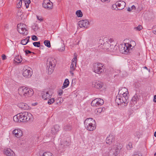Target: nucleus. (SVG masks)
I'll list each match as a JSON object with an SVG mask.
<instances>
[{"label":"nucleus","instance_id":"c03bdc74","mask_svg":"<svg viewBox=\"0 0 156 156\" xmlns=\"http://www.w3.org/2000/svg\"><path fill=\"white\" fill-rule=\"evenodd\" d=\"M26 40H27L26 39H24L22 40L21 42V44H23V45H25L26 44H27V43L26 42V41H27Z\"/></svg>","mask_w":156,"mask_h":156},{"label":"nucleus","instance_id":"09e8293b","mask_svg":"<svg viewBox=\"0 0 156 156\" xmlns=\"http://www.w3.org/2000/svg\"><path fill=\"white\" fill-rule=\"evenodd\" d=\"M58 93L59 96H61L63 94V90H59L58 91Z\"/></svg>","mask_w":156,"mask_h":156},{"label":"nucleus","instance_id":"473e14b6","mask_svg":"<svg viewBox=\"0 0 156 156\" xmlns=\"http://www.w3.org/2000/svg\"><path fill=\"white\" fill-rule=\"evenodd\" d=\"M76 13L78 17H81L83 16L82 13L80 10L77 11Z\"/></svg>","mask_w":156,"mask_h":156},{"label":"nucleus","instance_id":"a19ab883","mask_svg":"<svg viewBox=\"0 0 156 156\" xmlns=\"http://www.w3.org/2000/svg\"><path fill=\"white\" fill-rule=\"evenodd\" d=\"M132 148V144L131 143H129V144L126 145V148L128 150H130Z\"/></svg>","mask_w":156,"mask_h":156},{"label":"nucleus","instance_id":"79ce46f5","mask_svg":"<svg viewBox=\"0 0 156 156\" xmlns=\"http://www.w3.org/2000/svg\"><path fill=\"white\" fill-rule=\"evenodd\" d=\"M32 39L34 41H37L38 40V37L34 35H33L32 36Z\"/></svg>","mask_w":156,"mask_h":156},{"label":"nucleus","instance_id":"bf43d9fd","mask_svg":"<svg viewBox=\"0 0 156 156\" xmlns=\"http://www.w3.org/2000/svg\"><path fill=\"white\" fill-rule=\"evenodd\" d=\"M131 8L129 7L128 9H127V11H128L129 12H130V11H131Z\"/></svg>","mask_w":156,"mask_h":156},{"label":"nucleus","instance_id":"e2e57ef3","mask_svg":"<svg viewBox=\"0 0 156 156\" xmlns=\"http://www.w3.org/2000/svg\"><path fill=\"white\" fill-rule=\"evenodd\" d=\"M154 136L156 137V131H155L154 133Z\"/></svg>","mask_w":156,"mask_h":156},{"label":"nucleus","instance_id":"a18cd8bd","mask_svg":"<svg viewBox=\"0 0 156 156\" xmlns=\"http://www.w3.org/2000/svg\"><path fill=\"white\" fill-rule=\"evenodd\" d=\"M77 55L76 53H75L74 55V58H73V61H76V60L77 58Z\"/></svg>","mask_w":156,"mask_h":156},{"label":"nucleus","instance_id":"2f4dec72","mask_svg":"<svg viewBox=\"0 0 156 156\" xmlns=\"http://www.w3.org/2000/svg\"><path fill=\"white\" fill-rule=\"evenodd\" d=\"M41 156H53V155L50 152L47 151L44 153Z\"/></svg>","mask_w":156,"mask_h":156},{"label":"nucleus","instance_id":"a211bd4d","mask_svg":"<svg viewBox=\"0 0 156 156\" xmlns=\"http://www.w3.org/2000/svg\"><path fill=\"white\" fill-rule=\"evenodd\" d=\"M117 6L118 7V10H121L123 9L126 5V3L123 1H119L117 2Z\"/></svg>","mask_w":156,"mask_h":156},{"label":"nucleus","instance_id":"680f3d73","mask_svg":"<svg viewBox=\"0 0 156 156\" xmlns=\"http://www.w3.org/2000/svg\"><path fill=\"white\" fill-rule=\"evenodd\" d=\"M101 1L102 2H105L106 1H108V0H101Z\"/></svg>","mask_w":156,"mask_h":156},{"label":"nucleus","instance_id":"603ef678","mask_svg":"<svg viewBox=\"0 0 156 156\" xmlns=\"http://www.w3.org/2000/svg\"><path fill=\"white\" fill-rule=\"evenodd\" d=\"M102 109L101 108H98L97 111V112L101 113L102 111Z\"/></svg>","mask_w":156,"mask_h":156},{"label":"nucleus","instance_id":"3c124183","mask_svg":"<svg viewBox=\"0 0 156 156\" xmlns=\"http://www.w3.org/2000/svg\"><path fill=\"white\" fill-rule=\"evenodd\" d=\"M2 58L3 60L6 59V56L5 55L3 54L2 55Z\"/></svg>","mask_w":156,"mask_h":156},{"label":"nucleus","instance_id":"cd10ccee","mask_svg":"<svg viewBox=\"0 0 156 156\" xmlns=\"http://www.w3.org/2000/svg\"><path fill=\"white\" fill-rule=\"evenodd\" d=\"M22 61V60L21 58V57H20L19 56H16L14 59V61L15 62H16L18 63H20Z\"/></svg>","mask_w":156,"mask_h":156},{"label":"nucleus","instance_id":"6e6d98bb","mask_svg":"<svg viewBox=\"0 0 156 156\" xmlns=\"http://www.w3.org/2000/svg\"><path fill=\"white\" fill-rule=\"evenodd\" d=\"M153 101L154 102H156V95H155L154 96V98L153 99Z\"/></svg>","mask_w":156,"mask_h":156},{"label":"nucleus","instance_id":"20e7f679","mask_svg":"<svg viewBox=\"0 0 156 156\" xmlns=\"http://www.w3.org/2000/svg\"><path fill=\"white\" fill-rule=\"evenodd\" d=\"M108 42L109 41H106V42L103 43V46L101 47H103V49L104 48L105 50L106 49L110 52H117L118 50L116 47L113 45L110 44Z\"/></svg>","mask_w":156,"mask_h":156},{"label":"nucleus","instance_id":"ddd939ff","mask_svg":"<svg viewBox=\"0 0 156 156\" xmlns=\"http://www.w3.org/2000/svg\"><path fill=\"white\" fill-rule=\"evenodd\" d=\"M71 140L70 138L68 137L63 142L59 144V147L60 149L64 148L66 146H69L70 144Z\"/></svg>","mask_w":156,"mask_h":156},{"label":"nucleus","instance_id":"ea45409f","mask_svg":"<svg viewBox=\"0 0 156 156\" xmlns=\"http://www.w3.org/2000/svg\"><path fill=\"white\" fill-rule=\"evenodd\" d=\"M143 28V27L142 25H139L137 27H135L134 29L137 30H140Z\"/></svg>","mask_w":156,"mask_h":156},{"label":"nucleus","instance_id":"f257e3e1","mask_svg":"<svg viewBox=\"0 0 156 156\" xmlns=\"http://www.w3.org/2000/svg\"><path fill=\"white\" fill-rule=\"evenodd\" d=\"M18 92L21 97H31L33 95L34 93L32 89L25 86L20 87Z\"/></svg>","mask_w":156,"mask_h":156},{"label":"nucleus","instance_id":"6e6552de","mask_svg":"<svg viewBox=\"0 0 156 156\" xmlns=\"http://www.w3.org/2000/svg\"><path fill=\"white\" fill-rule=\"evenodd\" d=\"M115 102L118 105H121L124 104V106H126L128 103V101L126 100L125 98L122 97L120 95H118L116 96L115 99Z\"/></svg>","mask_w":156,"mask_h":156},{"label":"nucleus","instance_id":"052dcab7","mask_svg":"<svg viewBox=\"0 0 156 156\" xmlns=\"http://www.w3.org/2000/svg\"><path fill=\"white\" fill-rule=\"evenodd\" d=\"M131 43H134V44H135V45L136 44L135 42L134 41H131Z\"/></svg>","mask_w":156,"mask_h":156},{"label":"nucleus","instance_id":"1a4fd4ad","mask_svg":"<svg viewBox=\"0 0 156 156\" xmlns=\"http://www.w3.org/2000/svg\"><path fill=\"white\" fill-rule=\"evenodd\" d=\"M103 66L101 63H98L96 65L94 66V72L97 74H100L104 72Z\"/></svg>","mask_w":156,"mask_h":156},{"label":"nucleus","instance_id":"0e129e2a","mask_svg":"<svg viewBox=\"0 0 156 156\" xmlns=\"http://www.w3.org/2000/svg\"><path fill=\"white\" fill-rule=\"evenodd\" d=\"M136 134H137V136L138 137V135H139V132H136Z\"/></svg>","mask_w":156,"mask_h":156},{"label":"nucleus","instance_id":"4468645a","mask_svg":"<svg viewBox=\"0 0 156 156\" xmlns=\"http://www.w3.org/2000/svg\"><path fill=\"white\" fill-rule=\"evenodd\" d=\"M92 86L98 89L101 88L103 86V83L98 81H94L92 82Z\"/></svg>","mask_w":156,"mask_h":156},{"label":"nucleus","instance_id":"a878e982","mask_svg":"<svg viewBox=\"0 0 156 156\" xmlns=\"http://www.w3.org/2000/svg\"><path fill=\"white\" fill-rule=\"evenodd\" d=\"M69 81L68 79H65L64 82L63 83V85L62 87V89H63L67 87L69 85Z\"/></svg>","mask_w":156,"mask_h":156},{"label":"nucleus","instance_id":"39448f33","mask_svg":"<svg viewBox=\"0 0 156 156\" xmlns=\"http://www.w3.org/2000/svg\"><path fill=\"white\" fill-rule=\"evenodd\" d=\"M56 63V60L54 58H50L48 59L47 62V67L48 74H51L53 71V68L55 66Z\"/></svg>","mask_w":156,"mask_h":156},{"label":"nucleus","instance_id":"c756f323","mask_svg":"<svg viewBox=\"0 0 156 156\" xmlns=\"http://www.w3.org/2000/svg\"><path fill=\"white\" fill-rule=\"evenodd\" d=\"M44 43L45 46L48 48H50L51 46L50 42L49 41L45 40L44 42Z\"/></svg>","mask_w":156,"mask_h":156},{"label":"nucleus","instance_id":"69168bd1","mask_svg":"<svg viewBox=\"0 0 156 156\" xmlns=\"http://www.w3.org/2000/svg\"><path fill=\"white\" fill-rule=\"evenodd\" d=\"M65 49V47H63L62 48V51H64Z\"/></svg>","mask_w":156,"mask_h":156},{"label":"nucleus","instance_id":"4be33fe9","mask_svg":"<svg viewBox=\"0 0 156 156\" xmlns=\"http://www.w3.org/2000/svg\"><path fill=\"white\" fill-rule=\"evenodd\" d=\"M59 126L57 125H55L52 128L51 132L53 135L55 134L59 131Z\"/></svg>","mask_w":156,"mask_h":156},{"label":"nucleus","instance_id":"6ab92c4d","mask_svg":"<svg viewBox=\"0 0 156 156\" xmlns=\"http://www.w3.org/2000/svg\"><path fill=\"white\" fill-rule=\"evenodd\" d=\"M119 153V150L118 148L111 150L109 152L108 156H117Z\"/></svg>","mask_w":156,"mask_h":156},{"label":"nucleus","instance_id":"f3484780","mask_svg":"<svg viewBox=\"0 0 156 156\" xmlns=\"http://www.w3.org/2000/svg\"><path fill=\"white\" fill-rule=\"evenodd\" d=\"M12 133L17 138H20L22 135V131L20 129H15L13 130Z\"/></svg>","mask_w":156,"mask_h":156},{"label":"nucleus","instance_id":"c9c22d12","mask_svg":"<svg viewBox=\"0 0 156 156\" xmlns=\"http://www.w3.org/2000/svg\"><path fill=\"white\" fill-rule=\"evenodd\" d=\"M55 101V99L54 98L49 99V100H48V103L49 105H51Z\"/></svg>","mask_w":156,"mask_h":156},{"label":"nucleus","instance_id":"864d4df0","mask_svg":"<svg viewBox=\"0 0 156 156\" xmlns=\"http://www.w3.org/2000/svg\"><path fill=\"white\" fill-rule=\"evenodd\" d=\"M29 38L30 37L29 36L27 38H25L27 39V41H26L27 44L29 41Z\"/></svg>","mask_w":156,"mask_h":156},{"label":"nucleus","instance_id":"f704fd0d","mask_svg":"<svg viewBox=\"0 0 156 156\" xmlns=\"http://www.w3.org/2000/svg\"><path fill=\"white\" fill-rule=\"evenodd\" d=\"M97 100V98H96L92 101L91 104L92 106L97 107L96 104L98 102Z\"/></svg>","mask_w":156,"mask_h":156},{"label":"nucleus","instance_id":"423d86ee","mask_svg":"<svg viewBox=\"0 0 156 156\" xmlns=\"http://www.w3.org/2000/svg\"><path fill=\"white\" fill-rule=\"evenodd\" d=\"M26 25L21 23L17 25V29L18 31L23 35H27L28 34L27 30L25 28Z\"/></svg>","mask_w":156,"mask_h":156},{"label":"nucleus","instance_id":"9b49d317","mask_svg":"<svg viewBox=\"0 0 156 156\" xmlns=\"http://www.w3.org/2000/svg\"><path fill=\"white\" fill-rule=\"evenodd\" d=\"M42 5L44 8L48 9H51L53 8L52 3L49 0H44Z\"/></svg>","mask_w":156,"mask_h":156},{"label":"nucleus","instance_id":"338daca9","mask_svg":"<svg viewBox=\"0 0 156 156\" xmlns=\"http://www.w3.org/2000/svg\"><path fill=\"white\" fill-rule=\"evenodd\" d=\"M143 68L144 69H147V67L146 66H144Z\"/></svg>","mask_w":156,"mask_h":156},{"label":"nucleus","instance_id":"13d9d810","mask_svg":"<svg viewBox=\"0 0 156 156\" xmlns=\"http://www.w3.org/2000/svg\"><path fill=\"white\" fill-rule=\"evenodd\" d=\"M133 156H142V155L140 154H134Z\"/></svg>","mask_w":156,"mask_h":156},{"label":"nucleus","instance_id":"7c9ffc66","mask_svg":"<svg viewBox=\"0 0 156 156\" xmlns=\"http://www.w3.org/2000/svg\"><path fill=\"white\" fill-rule=\"evenodd\" d=\"M72 127L70 124H67L64 126V129L65 130H70L71 129Z\"/></svg>","mask_w":156,"mask_h":156},{"label":"nucleus","instance_id":"dca6fc26","mask_svg":"<svg viewBox=\"0 0 156 156\" xmlns=\"http://www.w3.org/2000/svg\"><path fill=\"white\" fill-rule=\"evenodd\" d=\"M4 153L7 156H14V152L9 148H5L4 149Z\"/></svg>","mask_w":156,"mask_h":156},{"label":"nucleus","instance_id":"58836bf2","mask_svg":"<svg viewBox=\"0 0 156 156\" xmlns=\"http://www.w3.org/2000/svg\"><path fill=\"white\" fill-rule=\"evenodd\" d=\"M30 2H31L30 0L25 1V5H26V8H28L29 5L30 3Z\"/></svg>","mask_w":156,"mask_h":156},{"label":"nucleus","instance_id":"bb28decb","mask_svg":"<svg viewBox=\"0 0 156 156\" xmlns=\"http://www.w3.org/2000/svg\"><path fill=\"white\" fill-rule=\"evenodd\" d=\"M97 101H98L96 104L97 106H101L104 104V101L102 99L97 98Z\"/></svg>","mask_w":156,"mask_h":156},{"label":"nucleus","instance_id":"5fc2aeb1","mask_svg":"<svg viewBox=\"0 0 156 156\" xmlns=\"http://www.w3.org/2000/svg\"><path fill=\"white\" fill-rule=\"evenodd\" d=\"M131 10H135L136 9V7L134 5H133L131 7Z\"/></svg>","mask_w":156,"mask_h":156},{"label":"nucleus","instance_id":"37998d69","mask_svg":"<svg viewBox=\"0 0 156 156\" xmlns=\"http://www.w3.org/2000/svg\"><path fill=\"white\" fill-rule=\"evenodd\" d=\"M25 53L26 55H28L29 54H30V53H32L33 54H34V52H31L29 50H25Z\"/></svg>","mask_w":156,"mask_h":156},{"label":"nucleus","instance_id":"aec40b11","mask_svg":"<svg viewBox=\"0 0 156 156\" xmlns=\"http://www.w3.org/2000/svg\"><path fill=\"white\" fill-rule=\"evenodd\" d=\"M43 99L44 100L49 99L51 97V95H50L48 92L47 91L46 92H43L41 93Z\"/></svg>","mask_w":156,"mask_h":156},{"label":"nucleus","instance_id":"f03ea898","mask_svg":"<svg viewBox=\"0 0 156 156\" xmlns=\"http://www.w3.org/2000/svg\"><path fill=\"white\" fill-rule=\"evenodd\" d=\"M19 120L21 122H31L33 120V116L30 113L27 112H24L18 114Z\"/></svg>","mask_w":156,"mask_h":156},{"label":"nucleus","instance_id":"c85d7f7f","mask_svg":"<svg viewBox=\"0 0 156 156\" xmlns=\"http://www.w3.org/2000/svg\"><path fill=\"white\" fill-rule=\"evenodd\" d=\"M18 114L13 116V120L16 122H21L19 120V117Z\"/></svg>","mask_w":156,"mask_h":156},{"label":"nucleus","instance_id":"4d7b16f0","mask_svg":"<svg viewBox=\"0 0 156 156\" xmlns=\"http://www.w3.org/2000/svg\"><path fill=\"white\" fill-rule=\"evenodd\" d=\"M73 70H71L70 69V74L72 75H73Z\"/></svg>","mask_w":156,"mask_h":156},{"label":"nucleus","instance_id":"0eeeda50","mask_svg":"<svg viewBox=\"0 0 156 156\" xmlns=\"http://www.w3.org/2000/svg\"><path fill=\"white\" fill-rule=\"evenodd\" d=\"M23 71V76L26 78H29L31 76L32 71L30 68L26 66L24 67Z\"/></svg>","mask_w":156,"mask_h":156},{"label":"nucleus","instance_id":"49530a36","mask_svg":"<svg viewBox=\"0 0 156 156\" xmlns=\"http://www.w3.org/2000/svg\"><path fill=\"white\" fill-rule=\"evenodd\" d=\"M153 28L152 33L156 34V26H154Z\"/></svg>","mask_w":156,"mask_h":156},{"label":"nucleus","instance_id":"5701e85b","mask_svg":"<svg viewBox=\"0 0 156 156\" xmlns=\"http://www.w3.org/2000/svg\"><path fill=\"white\" fill-rule=\"evenodd\" d=\"M18 105L20 108L24 110L27 109L29 108L28 105L26 103H21L19 104Z\"/></svg>","mask_w":156,"mask_h":156},{"label":"nucleus","instance_id":"b1692460","mask_svg":"<svg viewBox=\"0 0 156 156\" xmlns=\"http://www.w3.org/2000/svg\"><path fill=\"white\" fill-rule=\"evenodd\" d=\"M121 90H119V94H120V95H122L121 96L122 97H124V98H125L126 99V100L128 101V98L129 97L127 95V94H128V92H127V93L126 92H124L123 94H122L121 93Z\"/></svg>","mask_w":156,"mask_h":156},{"label":"nucleus","instance_id":"7ed1b4c3","mask_svg":"<svg viewBox=\"0 0 156 156\" xmlns=\"http://www.w3.org/2000/svg\"><path fill=\"white\" fill-rule=\"evenodd\" d=\"M93 123H95L94 120H93L92 118H89L86 119L84 122L85 126L87 130L92 131L94 130L96 128V126Z\"/></svg>","mask_w":156,"mask_h":156},{"label":"nucleus","instance_id":"72a5a7b5","mask_svg":"<svg viewBox=\"0 0 156 156\" xmlns=\"http://www.w3.org/2000/svg\"><path fill=\"white\" fill-rule=\"evenodd\" d=\"M33 44L35 47H39L41 46V43L40 41L35 42L33 43Z\"/></svg>","mask_w":156,"mask_h":156},{"label":"nucleus","instance_id":"de8ad7c7","mask_svg":"<svg viewBox=\"0 0 156 156\" xmlns=\"http://www.w3.org/2000/svg\"><path fill=\"white\" fill-rule=\"evenodd\" d=\"M22 4V2H20L19 1V2L16 4V7L18 8H20Z\"/></svg>","mask_w":156,"mask_h":156},{"label":"nucleus","instance_id":"8fccbe9b","mask_svg":"<svg viewBox=\"0 0 156 156\" xmlns=\"http://www.w3.org/2000/svg\"><path fill=\"white\" fill-rule=\"evenodd\" d=\"M37 17L38 20L40 21H42L43 20V19L41 16H37Z\"/></svg>","mask_w":156,"mask_h":156},{"label":"nucleus","instance_id":"393cba45","mask_svg":"<svg viewBox=\"0 0 156 156\" xmlns=\"http://www.w3.org/2000/svg\"><path fill=\"white\" fill-rule=\"evenodd\" d=\"M76 61H73V59L72 60V63L71 64L70 69L73 70H75V68L76 67Z\"/></svg>","mask_w":156,"mask_h":156},{"label":"nucleus","instance_id":"f8f14e48","mask_svg":"<svg viewBox=\"0 0 156 156\" xmlns=\"http://www.w3.org/2000/svg\"><path fill=\"white\" fill-rule=\"evenodd\" d=\"M140 97V95L136 94H135L130 102L129 105L131 107L133 106L136 103L137 101H139Z\"/></svg>","mask_w":156,"mask_h":156},{"label":"nucleus","instance_id":"9d476101","mask_svg":"<svg viewBox=\"0 0 156 156\" xmlns=\"http://www.w3.org/2000/svg\"><path fill=\"white\" fill-rule=\"evenodd\" d=\"M131 47H132L131 44L128 43L125 44L124 46L121 48L120 50L122 53L127 54L130 51Z\"/></svg>","mask_w":156,"mask_h":156},{"label":"nucleus","instance_id":"412c9836","mask_svg":"<svg viewBox=\"0 0 156 156\" xmlns=\"http://www.w3.org/2000/svg\"><path fill=\"white\" fill-rule=\"evenodd\" d=\"M114 140V137L113 135H109L106 139V143L107 144H110Z\"/></svg>","mask_w":156,"mask_h":156},{"label":"nucleus","instance_id":"774afa93","mask_svg":"<svg viewBox=\"0 0 156 156\" xmlns=\"http://www.w3.org/2000/svg\"><path fill=\"white\" fill-rule=\"evenodd\" d=\"M154 155V156H156V152L155 153Z\"/></svg>","mask_w":156,"mask_h":156},{"label":"nucleus","instance_id":"2eb2a0df","mask_svg":"<svg viewBox=\"0 0 156 156\" xmlns=\"http://www.w3.org/2000/svg\"><path fill=\"white\" fill-rule=\"evenodd\" d=\"M89 24V21L88 20H82L78 22L79 26L81 28L86 27V28H87Z\"/></svg>","mask_w":156,"mask_h":156},{"label":"nucleus","instance_id":"4c0bfd02","mask_svg":"<svg viewBox=\"0 0 156 156\" xmlns=\"http://www.w3.org/2000/svg\"><path fill=\"white\" fill-rule=\"evenodd\" d=\"M112 9L113 10H118L117 6V2L115 4H113L112 6Z\"/></svg>","mask_w":156,"mask_h":156},{"label":"nucleus","instance_id":"e433bc0d","mask_svg":"<svg viewBox=\"0 0 156 156\" xmlns=\"http://www.w3.org/2000/svg\"><path fill=\"white\" fill-rule=\"evenodd\" d=\"M108 39H107V38H105L103 40L102 39H100L99 40V43L100 44H101V45H102L103 46V44L104 42H105V41H107V40Z\"/></svg>","mask_w":156,"mask_h":156}]
</instances>
